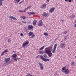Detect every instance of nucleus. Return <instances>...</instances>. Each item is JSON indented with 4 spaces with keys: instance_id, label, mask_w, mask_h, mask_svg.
I'll list each match as a JSON object with an SVG mask.
<instances>
[{
    "instance_id": "41",
    "label": "nucleus",
    "mask_w": 76,
    "mask_h": 76,
    "mask_svg": "<svg viewBox=\"0 0 76 76\" xmlns=\"http://www.w3.org/2000/svg\"><path fill=\"white\" fill-rule=\"evenodd\" d=\"M12 62V61H11L10 62H9L8 63V64H10V63H11Z\"/></svg>"
},
{
    "instance_id": "3",
    "label": "nucleus",
    "mask_w": 76,
    "mask_h": 76,
    "mask_svg": "<svg viewBox=\"0 0 76 76\" xmlns=\"http://www.w3.org/2000/svg\"><path fill=\"white\" fill-rule=\"evenodd\" d=\"M57 44H55L54 46L53 49L52 50V53H55L56 50V48H57Z\"/></svg>"
},
{
    "instance_id": "14",
    "label": "nucleus",
    "mask_w": 76,
    "mask_h": 76,
    "mask_svg": "<svg viewBox=\"0 0 76 76\" xmlns=\"http://www.w3.org/2000/svg\"><path fill=\"white\" fill-rule=\"evenodd\" d=\"M46 6L47 5H46V4H44L43 5H42L41 6V9H43V8L44 9L45 7H46Z\"/></svg>"
},
{
    "instance_id": "52",
    "label": "nucleus",
    "mask_w": 76,
    "mask_h": 76,
    "mask_svg": "<svg viewBox=\"0 0 76 76\" xmlns=\"http://www.w3.org/2000/svg\"><path fill=\"white\" fill-rule=\"evenodd\" d=\"M65 1H68V0H64Z\"/></svg>"
},
{
    "instance_id": "16",
    "label": "nucleus",
    "mask_w": 76,
    "mask_h": 76,
    "mask_svg": "<svg viewBox=\"0 0 76 76\" xmlns=\"http://www.w3.org/2000/svg\"><path fill=\"white\" fill-rule=\"evenodd\" d=\"M28 14L30 15H34L35 14V13L34 12H31L30 13H28Z\"/></svg>"
},
{
    "instance_id": "15",
    "label": "nucleus",
    "mask_w": 76,
    "mask_h": 76,
    "mask_svg": "<svg viewBox=\"0 0 76 76\" xmlns=\"http://www.w3.org/2000/svg\"><path fill=\"white\" fill-rule=\"evenodd\" d=\"M37 22V21L36 20H35L33 21V24L34 26H35V25H36Z\"/></svg>"
},
{
    "instance_id": "49",
    "label": "nucleus",
    "mask_w": 76,
    "mask_h": 76,
    "mask_svg": "<svg viewBox=\"0 0 76 76\" xmlns=\"http://www.w3.org/2000/svg\"><path fill=\"white\" fill-rule=\"evenodd\" d=\"M2 2L3 1H4V0H0Z\"/></svg>"
},
{
    "instance_id": "34",
    "label": "nucleus",
    "mask_w": 76,
    "mask_h": 76,
    "mask_svg": "<svg viewBox=\"0 0 76 76\" xmlns=\"http://www.w3.org/2000/svg\"><path fill=\"white\" fill-rule=\"evenodd\" d=\"M27 76H34L32 75H31V74H28L27 75Z\"/></svg>"
},
{
    "instance_id": "35",
    "label": "nucleus",
    "mask_w": 76,
    "mask_h": 76,
    "mask_svg": "<svg viewBox=\"0 0 76 76\" xmlns=\"http://www.w3.org/2000/svg\"><path fill=\"white\" fill-rule=\"evenodd\" d=\"M47 49H48V48H46L45 49V51H46V50H48Z\"/></svg>"
},
{
    "instance_id": "53",
    "label": "nucleus",
    "mask_w": 76,
    "mask_h": 76,
    "mask_svg": "<svg viewBox=\"0 0 76 76\" xmlns=\"http://www.w3.org/2000/svg\"><path fill=\"white\" fill-rule=\"evenodd\" d=\"M47 1L49 2V0H47Z\"/></svg>"
},
{
    "instance_id": "51",
    "label": "nucleus",
    "mask_w": 76,
    "mask_h": 76,
    "mask_svg": "<svg viewBox=\"0 0 76 76\" xmlns=\"http://www.w3.org/2000/svg\"><path fill=\"white\" fill-rule=\"evenodd\" d=\"M47 61H50V59H47Z\"/></svg>"
},
{
    "instance_id": "56",
    "label": "nucleus",
    "mask_w": 76,
    "mask_h": 76,
    "mask_svg": "<svg viewBox=\"0 0 76 76\" xmlns=\"http://www.w3.org/2000/svg\"><path fill=\"white\" fill-rule=\"evenodd\" d=\"M75 23H76V20L75 21Z\"/></svg>"
},
{
    "instance_id": "21",
    "label": "nucleus",
    "mask_w": 76,
    "mask_h": 76,
    "mask_svg": "<svg viewBox=\"0 0 76 76\" xmlns=\"http://www.w3.org/2000/svg\"><path fill=\"white\" fill-rule=\"evenodd\" d=\"M15 3V2H16L17 1V3H19L20 1V0H14Z\"/></svg>"
},
{
    "instance_id": "31",
    "label": "nucleus",
    "mask_w": 76,
    "mask_h": 76,
    "mask_svg": "<svg viewBox=\"0 0 76 76\" xmlns=\"http://www.w3.org/2000/svg\"><path fill=\"white\" fill-rule=\"evenodd\" d=\"M13 59L15 61H17V59L16 58H13Z\"/></svg>"
},
{
    "instance_id": "50",
    "label": "nucleus",
    "mask_w": 76,
    "mask_h": 76,
    "mask_svg": "<svg viewBox=\"0 0 76 76\" xmlns=\"http://www.w3.org/2000/svg\"><path fill=\"white\" fill-rule=\"evenodd\" d=\"M74 26L75 27H76V24L74 25Z\"/></svg>"
},
{
    "instance_id": "47",
    "label": "nucleus",
    "mask_w": 76,
    "mask_h": 76,
    "mask_svg": "<svg viewBox=\"0 0 76 76\" xmlns=\"http://www.w3.org/2000/svg\"><path fill=\"white\" fill-rule=\"evenodd\" d=\"M61 21L62 22H64V20H61Z\"/></svg>"
},
{
    "instance_id": "9",
    "label": "nucleus",
    "mask_w": 76,
    "mask_h": 76,
    "mask_svg": "<svg viewBox=\"0 0 76 76\" xmlns=\"http://www.w3.org/2000/svg\"><path fill=\"white\" fill-rule=\"evenodd\" d=\"M42 15L43 16H45V17H48L49 16L48 14L46 13H43Z\"/></svg>"
},
{
    "instance_id": "4",
    "label": "nucleus",
    "mask_w": 76,
    "mask_h": 76,
    "mask_svg": "<svg viewBox=\"0 0 76 76\" xmlns=\"http://www.w3.org/2000/svg\"><path fill=\"white\" fill-rule=\"evenodd\" d=\"M62 72L63 73H64L65 74H67L69 73V70L68 69H65L64 71H63Z\"/></svg>"
},
{
    "instance_id": "5",
    "label": "nucleus",
    "mask_w": 76,
    "mask_h": 76,
    "mask_svg": "<svg viewBox=\"0 0 76 76\" xmlns=\"http://www.w3.org/2000/svg\"><path fill=\"white\" fill-rule=\"evenodd\" d=\"M60 46L61 48H65L66 46H65V44L64 43H61L60 44Z\"/></svg>"
},
{
    "instance_id": "27",
    "label": "nucleus",
    "mask_w": 76,
    "mask_h": 76,
    "mask_svg": "<svg viewBox=\"0 0 76 76\" xmlns=\"http://www.w3.org/2000/svg\"><path fill=\"white\" fill-rule=\"evenodd\" d=\"M3 5V2H2V1L0 0V6H2Z\"/></svg>"
},
{
    "instance_id": "11",
    "label": "nucleus",
    "mask_w": 76,
    "mask_h": 76,
    "mask_svg": "<svg viewBox=\"0 0 76 76\" xmlns=\"http://www.w3.org/2000/svg\"><path fill=\"white\" fill-rule=\"evenodd\" d=\"M10 18L13 19V20H17V19H16V18L14 17L13 16H10Z\"/></svg>"
},
{
    "instance_id": "38",
    "label": "nucleus",
    "mask_w": 76,
    "mask_h": 76,
    "mask_svg": "<svg viewBox=\"0 0 76 76\" xmlns=\"http://www.w3.org/2000/svg\"><path fill=\"white\" fill-rule=\"evenodd\" d=\"M23 2V0L21 2H20L19 3V4H20L21 3H22Z\"/></svg>"
},
{
    "instance_id": "58",
    "label": "nucleus",
    "mask_w": 76,
    "mask_h": 76,
    "mask_svg": "<svg viewBox=\"0 0 76 76\" xmlns=\"http://www.w3.org/2000/svg\"><path fill=\"white\" fill-rule=\"evenodd\" d=\"M15 3H16L15 2Z\"/></svg>"
},
{
    "instance_id": "36",
    "label": "nucleus",
    "mask_w": 76,
    "mask_h": 76,
    "mask_svg": "<svg viewBox=\"0 0 76 76\" xmlns=\"http://www.w3.org/2000/svg\"><path fill=\"white\" fill-rule=\"evenodd\" d=\"M31 7V6H28L27 7L26 9H29V8H30Z\"/></svg>"
},
{
    "instance_id": "13",
    "label": "nucleus",
    "mask_w": 76,
    "mask_h": 76,
    "mask_svg": "<svg viewBox=\"0 0 76 76\" xmlns=\"http://www.w3.org/2000/svg\"><path fill=\"white\" fill-rule=\"evenodd\" d=\"M8 51L7 50H5L1 54V56H3L4 55V53H6Z\"/></svg>"
},
{
    "instance_id": "12",
    "label": "nucleus",
    "mask_w": 76,
    "mask_h": 76,
    "mask_svg": "<svg viewBox=\"0 0 76 76\" xmlns=\"http://www.w3.org/2000/svg\"><path fill=\"white\" fill-rule=\"evenodd\" d=\"M33 26L32 25H29L28 26V29H33Z\"/></svg>"
},
{
    "instance_id": "28",
    "label": "nucleus",
    "mask_w": 76,
    "mask_h": 76,
    "mask_svg": "<svg viewBox=\"0 0 76 76\" xmlns=\"http://www.w3.org/2000/svg\"><path fill=\"white\" fill-rule=\"evenodd\" d=\"M22 23H26V21L25 20L22 21Z\"/></svg>"
},
{
    "instance_id": "19",
    "label": "nucleus",
    "mask_w": 76,
    "mask_h": 76,
    "mask_svg": "<svg viewBox=\"0 0 76 76\" xmlns=\"http://www.w3.org/2000/svg\"><path fill=\"white\" fill-rule=\"evenodd\" d=\"M29 36H32L33 34V32H30L29 33Z\"/></svg>"
},
{
    "instance_id": "37",
    "label": "nucleus",
    "mask_w": 76,
    "mask_h": 76,
    "mask_svg": "<svg viewBox=\"0 0 76 76\" xmlns=\"http://www.w3.org/2000/svg\"><path fill=\"white\" fill-rule=\"evenodd\" d=\"M20 35L21 37H23V33H21L20 34Z\"/></svg>"
},
{
    "instance_id": "10",
    "label": "nucleus",
    "mask_w": 76,
    "mask_h": 76,
    "mask_svg": "<svg viewBox=\"0 0 76 76\" xmlns=\"http://www.w3.org/2000/svg\"><path fill=\"white\" fill-rule=\"evenodd\" d=\"M55 10V8L54 7L52 8L49 10L50 13H52L54 12V10Z\"/></svg>"
},
{
    "instance_id": "29",
    "label": "nucleus",
    "mask_w": 76,
    "mask_h": 76,
    "mask_svg": "<svg viewBox=\"0 0 76 76\" xmlns=\"http://www.w3.org/2000/svg\"><path fill=\"white\" fill-rule=\"evenodd\" d=\"M45 47L44 46H43L41 48H40V51H42V50Z\"/></svg>"
},
{
    "instance_id": "42",
    "label": "nucleus",
    "mask_w": 76,
    "mask_h": 76,
    "mask_svg": "<svg viewBox=\"0 0 76 76\" xmlns=\"http://www.w3.org/2000/svg\"><path fill=\"white\" fill-rule=\"evenodd\" d=\"M72 18H75V15H72Z\"/></svg>"
},
{
    "instance_id": "24",
    "label": "nucleus",
    "mask_w": 76,
    "mask_h": 76,
    "mask_svg": "<svg viewBox=\"0 0 76 76\" xmlns=\"http://www.w3.org/2000/svg\"><path fill=\"white\" fill-rule=\"evenodd\" d=\"M67 37H68V35H66V36H65V37L64 40L65 41H66V40H67Z\"/></svg>"
},
{
    "instance_id": "39",
    "label": "nucleus",
    "mask_w": 76,
    "mask_h": 76,
    "mask_svg": "<svg viewBox=\"0 0 76 76\" xmlns=\"http://www.w3.org/2000/svg\"><path fill=\"white\" fill-rule=\"evenodd\" d=\"M28 23H31V22H30V20H28Z\"/></svg>"
},
{
    "instance_id": "46",
    "label": "nucleus",
    "mask_w": 76,
    "mask_h": 76,
    "mask_svg": "<svg viewBox=\"0 0 76 76\" xmlns=\"http://www.w3.org/2000/svg\"><path fill=\"white\" fill-rule=\"evenodd\" d=\"M68 1L69 3L72 2V0H68Z\"/></svg>"
},
{
    "instance_id": "30",
    "label": "nucleus",
    "mask_w": 76,
    "mask_h": 76,
    "mask_svg": "<svg viewBox=\"0 0 76 76\" xmlns=\"http://www.w3.org/2000/svg\"><path fill=\"white\" fill-rule=\"evenodd\" d=\"M44 35H45V36H47L48 35V33H45L44 34Z\"/></svg>"
},
{
    "instance_id": "55",
    "label": "nucleus",
    "mask_w": 76,
    "mask_h": 76,
    "mask_svg": "<svg viewBox=\"0 0 76 76\" xmlns=\"http://www.w3.org/2000/svg\"><path fill=\"white\" fill-rule=\"evenodd\" d=\"M14 52V53H16V51H15Z\"/></svg>"
},
{
    "instance_id": "2",
    "label": "nucleus",
    "mask_w": 76,
    "mask_h": 76,
    "mask_svg": "<svg viewBox=\"0 0 76 76\" xmlns=\"http://www.w3.org/2000/svg\"><path fill=\"white\" fill-rule=\"evenodd\" d=\"M10 58H5V63H4V66H7L8 64H9V63H8V62L9 61Z\"/></svg>"
},
{
    "instance_id": "54",
    "label": "nucleus",
    "mask_w": 76,
    "mask_h": 76,
    "mask_svg": "<svg viewBox=\"0 0 76 76\" xmlns=\"http://www.w3.org/2000/svg\"><path fill=\"white\" fill-rule=\"evenodd\" d=\"M39 56V55H38V56H37V58H38V57Z\"/></svg>"
},
{
    "instance_id": "26",
    "label": "nucleus",
    "mask_w": 76,
    "mask_h": 76,
    "mask_svg": "<svg viewBox=\"0 0 76 76\" xmlns=\"http://www.w3.org/2000/svg\"><path fill=\"white\" fill-rule=\"evenodd\" d=\"M43 60L44 61H47V60L44 58L43 59Z\"/></svg>"
},
{
    "instance_id": "8",
    "label": "nucleus",
    "mask_w": 76,
    "mask_h": 76,
    "mask_svg": "<svg viewBox=\"0 0 76 76\" xmlns=\"http://www.w3.org/2000/svg\"><path fill=\"white\" fill-rule=\"evenodd\" d=\"M28 43H29V42L28 41H26L25 42V43H23V47H25V46H26V45H28Z\"/></svg>"
},
{
    "instance_id": "40",
    "label": "nucleus",
    "mask_w": 76,
    "mask_h": 76,
    "mask_svg": "<svg viewBox=\"0 0 76 76\" xmlns=\"http://www.w3.org/2000/svg\"><path fill=\"white\" fill-rule=\"evenodd\" d=\"M67 33V31H65L63 33V34H66Z\"/></svg>"
},
{
    "instance_id": "33",
    "label": "nucleus",
    "mask_w": 76,
    "mask_h": 76,
    "mask_svg": "<svg viewBox=\"0 0 76 76\" xmlns=\"http://www.w3.org/2000/svg\"><path fill=\"white\" fill-rule=\"evenodd\" d=\"M31 38H32L35 37V34H33V35H31Z\"/></svg>"
},
{
    "instance_id": "6",
    "label": "nucleus",
    "mask_w": 76,
    "mask_h": 76,
    "mask_svg": "<svg viewBox=\"0 0 76 76\" xmlns=\"http://www.w3.org/2000/svg\"><path fill=\"white\" fill-rule=\"evenodd\" d=\"M39 64L40 66L41 70H43V69H44V67H43V65H42V64L40 62H39Z\"/></svg>"
},
{
    "instance_id": "25",
    "label": "nucleus",
    "mask_w": 76,
    "mask_h": 76,
    "mask_svg": "<svg viewBox=\"0 0 76 76\" xmlns=\"http://www.w3.org/2000/svg\"><path fill=\"white\" fill-rule=\"evenodd\" d=\"M40 58L41 59H42V60H43V59L44 58V57H43V56H40Z\"/></svg>"
},
{
    "instance_id": "57",
    "label": "nucleus",
    "mask_w": 76,
    "mask_h": 76,
    "mask_svg": "<svg viewBox=\"0 0 76 76\" xmlns=\"http://www.w3.org/2000/svg\"><path fill=\"white\" fill-rule=\"evenodd\" d=\"M45 47H47V46H45Z\"/></svg>"
},
{
    "instance_id": "32",
    "label": "nucleus",
    "mask_w": 76,
    "mask_h": 76,
    "mask_svg": "<svg viewBox=\"0 0 76 76\" xmlns=\"http://www.w3.org/2000/svg\"><path fill=\"white\" fill-rule=\"evenodd\" d=\"M21 18H23V19H25L26 18V17H25V16H24L23 17L21 16Z\"/></svg>"
},
{
    "instance_id": "17",
    "label": "nucleus",
    "mask_w": 76,
    "mask_h": 76,
    "mask_svg": "<svg viewBox=\"0 0 76 76\" xmlns=\"http://www.w3.org/2000/svg\"><path fill=\"white\" fill-rule=\"evenodd\" d=\"M12 57L16 58L17 57V55L16 54H14L12 56Z\"/></svg>"
},
{
    "instance_id": "48",
    "label": "nucleus",
    "mask_w": 76,
    "mask_h": 76,
    "mask_svg": "<svg viewBox=\"0 0 76 76\" xmlns=\"http://www.w3.org/2000/svg\"><path fill=\"white\" fill-rule=\"evenodd\" d=\"M19 59H20V58H17V60H18L19 61Z\"/></svg>"
},
{
    "instance_id": "22",
    "label": "nucleus",
    "mask_w": 76,
    "mask_h": 76,
    "mask_svg": "<svg viewBox=\"0 0 76 76\" xmlns=\"http://www.w3.org/2000/svg\"><path fill=\"white\" fill-rule=\"evenodd\" d=\"M66 67H64L63 68H62V72H63V71H64L65 69H66Z\"/></svg>"
},
{
    "instance_id": "7",
    "label": "nucleus",
    "mask_w": 76,
    "mask_h": 76,
    "mask_svg": "<svg viewBox=\"0 0 76 76\" xmlns=\"http://www.w3.org/2000/svg\"><path fill=\"white\" fill-rule=\"evenodd\" d=\"M42 20H40V22L37 25L38 26H41L42 25Z\"/></svg>"
},
{
    "instance_id": "18",
    "label": "nucleus",
    "mask_w": 76,
    "mask_h": 76,
    "mask_svg": "<svg viewBox=\"0 0 76 76\" xmlns=\"http://www.w3.org/2000/svg\"><path fill=\"white\" fill-rule=\"evenodd\" d=\"M39 53L40 54H45V53H45V52H44V51H39Z\"/></svg>"
},
{
    "instance_id": "45",
    "label": "nucleus",
    "mask_w": 76,
    "mask_h": 76,
    "mask_svg": "<svg viewBox=\"0 0 76 76\" xmlns=\"http://www.w3.org/2000/svg\"><path fill=\"white\" fill-rule=\"evenodd\" d=\"M19 12H23V11L22 10H19Z\"/></svg>"
},
{
    "instance_id": "23",
    "label": "nucleus",
    "mask_w": 76,
    "mask_h": 76,
    "mask_svg": "<svg viewBox=\"0 0 76 76\" xmlns=\"http://www.w3.org/2000/svg\"><path fill=\"white\" fill-rule=\"evenodd\" d=\"M75 64V61L72 62L71 63V66H73L74 65V64Z\"/></svg>"
},
{
    "instance_id": "1",
    "label": "nucleus",
    "mask_w": 76,
    "mask_h": 76,
    "mask_svg": "<svg viewBox=\"0 0 76 76\" xmlns=\"http://www.w3.org/2000/svg\"><path fill=\"white\" fill-rule=\"evenodd\" d=\"M45 53H46V54H48L49 57H51L52 56V55H53V54L50 50H46V51H45Z\"/></svg>"
},
{
    "instance_id": "44",
    "label": "nucleus",
    "mask_w": 76,
    "mask_h": 76,
    "mask_svg": "<svg viewBox=\"0 0 76 76\" xmlns=\"http://www.w3.org/2000/svg\"><path fill=\"white\" fill-rule=\"evenodd\" d=\"M26 9L25 8L24 11H23V12H25L26 11Z\"/></svg>"
},
{
    "instance_id": "43",
    "label": "nucleus",
    "mask_w": 76,
    "mask_h": 76,
    "mask_svg": "<svg viewBox=\"0 0 76 76\" xmlns=\"http://www.w3.org/2000/svg\"><path fill=\"white\" fill-rule=\"evenodd\" d=\"M8 42H10V41H11V40L10 39H8Z\"/></svg>"
},
{
    "instance_id": "20",
    "label": "nucleus",
    "mask_w": 76,
    "mask_h": 76,
    "mask_svg": "<svg viewBox=\"0 0 76 76\" xmlns=\"http://www.w3.org/2000/svg\"><path fill=\"white\" fill-rule=\"evenodd\" d=\"M43 57H44V58H47L48 57H47V55L46 54H45L43 55Z\"/></svg>"
}]
</instances>
